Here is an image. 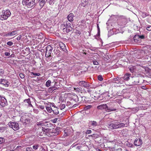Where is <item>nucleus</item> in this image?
<instances>
[{
	"label": "nucleus",
	"instance_id": "f257e3e1",
	"mask_svg": "<svg viewBox=\"0 0 151 151\" xmlns=\"http://www.w3.org/2000/svg\"><path fill=\"white\" fill-rule=\"evenodd\" d=\"M144 80L141 77H133L131 76V79L130 80V82L133 85L141 84L143 83Z\"/></svg>",
	"mask_w": 151,
	"mask_h": 151
},
{
	"label": "nucleus",
	"instance_id": "f03ea898",
	"mask_svg": "<svg viewBox=\"0 0 151 151\" xmlns=\"http://www.w3.org/2000/svg\"><path fill=\"white\" fill-rule=\"evenodd\" d=\"M2 13V14L0 15V19L2 21L6 20L11 14L9 10H3Z\"/></svg>",
	"mask_w": 151,
	"mask_h": 151
},
{
	"label": "nucleus",
	"instance_id": "7ed1b4c3",
	"mask_svg": "<svg viewBox=\"0 0 151 151\" xmlns=\"http://www.w3.org/2000/svg\"><path fill=\"white\" fill-rule=\"evenodd\" d=\"M35 0H25L23 1L22 3L24 5L27 6L28 7L31 8L36 5Z\"/></svg>",
	"mask_w": 151,
	"mask_h": 151
},
{
	"label": "nucleus",
	"instance_id": "20e7f679",
	"mask_svg": "<svg viewBox=\"0 0 151 151\" xmlns=\"http://www.w3.org/2000/svg\"><path fill=\"white\" fill-rule=\"evenodd\" d=\"M9 125L15 130H17L19 129V125L18 123L14 122H10L9 123Z\"/></svg>",
	"mask_w": 151,
	"mask_h": 151
},
{
	"label": "nucleus",
	"instance_id": "39448f33",
	"mask_svg": "<svg viewBox=\"0 0 151 151\" xmlns=\"http://www.w3.org/2000/svg\"><path fill=\"white\" fill-rule=\"evenodd\" d=\"M20 120L21 121H22L25 124H29L30 121V119H29V117L26 115L22 116Z\"/></svg>",
	"mask_w": 151,
	"mask_h": 151
},
{
	"label": "nucleus",
	"instance_id": "423d86ee",
	"mask_svg": "<svg viewBox=\"0 0 151 151\" xmlns=\"http://www.w3.org/2000/svg\"><path fill=\"white\" fill-rule=\"evenodd\" d=\"M78 84L79 86L81 87H84L87 89H89L91 88L89 83H87L84 81H81L78 83Z\"/></svg>",
	"mask_w": 151,
	"mask_h": 151
},
{
	"label": "nucleus",
	"instance_id": "0eeeda50",
	"mask_svg": "<svg viewBox=\"0 0 151 151\" xmlns=\"http://www.w3.org/2000/svg\"><path fill=\"white\" fill-rule=\"evenodd\" d=\"M123 82V80L122 79L121 77H117L114 78L111 81V82L113 83H116L119 84L122 83Z\"/></svg>",
	"mask_w": 151,
	"mask_h": 151
},
{
	"label": "nucleus",
	"instance_id": "6e6552de",
	"mask_svg": "<svg viewBox=\"0 0 151 151\" xmlns=\"http://www.w3.org/2000/svg\"><path fill=\"white\" fill-rule=\"evenodd\" d=\"M47 123L48 122H37V124L38 126H44L46 128L50 127L52 126V124L50 123L47 124Z\"/></svg>",
	"mask_w": 151,
	"mask_h": 151
},
{
	"label": "nucleus",
	"instance_id": "1a4fd4ad",
	"mask_svg": "<svg viewBox=\"0 0 151 151\" xmlns=\"http://www.w3.org/2000/svg\"><path fill=\"white\" fill-rule=\"evenodd\" d=\"M0 83L2 84L5 87H8L10 83L8 81L5 79L1 78L0 79Z\"/></svg>",
	"mask_w": 151,
	"mask_h": 151
},
{
	"label": "nucleus",
	"instance_id": "9d476101",
	"mask_svg": "<svg viewBox=\"0 0 151 151\" xmlns=\"http://www.w3.org/2000/svg\"><path fill=\"white\" fill-rule=\"evenodd\" d=\"M65 27V32L67 33H68L72 30V28L71 27V24L68 21L66 23Z\"/></svg>",
	"mask_w": 151,
	"mask_h": 151
},
{
	"label": "nucleus",
	"instance_id": "9b49d317",
	"mask_svg": "<svg viewBox=\"0 0 151 151\" xmlns=\"http://www.w3.org/2000/svg\"><path fill=\"white\" fill-rule=\"evenodd\" d=\"M96 95L95 94H92L91 95V97L93 99H94L95 100H101L102 99H99L100 97H102V98L104 96H105V95H100L97 96V94H96Z\"/></svg>",
	"mask_w": 151,
	"mask_h": 151
},
{
	"label": "nucleus",
	"instance_id": "f8f14e48",
	"mask_svg": "<svg viewBox=\"0 0 151 151\" xmlns=\"http://www.w3.org/2000/svg\"><path fill=\"white\" fill-rule=\"evenodd\" d=\"M142 143V139H141L139 138H136L135 139L134 142V144L135 146H139L141 145Z\"/></svg>",
	"mask_w": 151,
	"mask_h": 151
},
{
	"label": "nucleus",
	"instance_id": "ddd939ff",
	"mask_svg": "<svg viewBox=\"0 0 151 151\" xmlns=\"http://www.w3.org/2000/svg\"><path fill=\"white\" fill-rule=\"evenodd\" d=\"M131 74L129 73H126L123 77H121L122 80H124L126 81H128L130 79V78H131Z\"/></svg>",
	"mask_w": 151,
	"mask_h": 151
},
{
	"label": "nucleus",
	"instance_id": "4468645a",
	"mask_svg": "<svg viewBox=\"0 0 151 151\" xmlns=\"http://www.w3.org/2000/svg\"><path fill=\"white\" fill-rule=\"evenodd\" d=\"M106 108H107V105L106 104H101L97 106V108L99 110H103L105 109L106 111Z\"/></svg>",
	"mask_w": 151,
	"mask_h": 151
},
{
	"label": "nucleus",
	"instance_id": "2eb2a0df",
	"mask_svg": "<svg viewBox=\"0 0 151 151\" xmlns=\"http://www.w3.org/2000/svg\"><path fill=\"white\" fill-rule=\"evenodd\" d=\"M42 131L45 133L47 135H49L48 134H50V133L52 132V129H51L45 128V127H42Z\"/></svg>",
	"mask_w": 151,
	"mask_h": 151
},
{
	"label": "nucleus",
	"instance_id": "dca6fc26",
	"mask_svg": "<svg viewBox=\"0 0 151 151\" xmlns=\"http://www.w3.org/2000/svg\"><path fill=\"white\" fill-rule=\"evenodd\" d=\"M7 104V102L5 98H4V99L1 100V101H0V105L2 107H4Z\"/></svg>",
	"mask_w": 151,
	"mask_h": 151
},
{
	"label": "nucleus",
	"instance_id": "f3484780",
	"mask_svg": "<svg viewBox=\"0 0 151 151\" xmlns=\"http://www.w3.org/2000/svg\"><path fill=\"white\" fill-rule=\"evenodd\" d=\"M114 125H116V127L118 128H121V127H125V124L123 123H120L119 122H115L114 123H112Z\"/></svg>",
	"mask_w": 151,
	"mask_h": 151
},
{
	"label": "nucleus",
	"instance_id": "a211bd4d",
	"mask_svg": "<svg viewBox=\"0 0 151 151\" xmlns=\"http://www.w3.org/2000/svg\"><path fill=\"white\" fill-rule=\"evenodd\" d=\"M80 99H81V103H83L85 101H90V98H88L86 96L80 97Z\"/></svg>",
	"mask_w": 151,
	"mask_h": 151
},
{
	"label": "nucleus",
	"instance_id": "6ab92c4d",
	"mask_svg": "<svg viewBox=\"0 0 151 151\" xmlns=\"http://www.w3.org/2000/svg\"><path fill=\"white\" fill-rule=\"evenodd\" d=\"M74 17V15L73 13H70L67 17L68 19L69 22H72L73 20V17Z\"/></svg>",
	"mask_w": 151,
	"mask_h": 151
},
{
	"label": "nucleus",
	"instance_id": "aec40b11",
	"mask_svg": "<svg viewBox=\"0 0 151 151\" xmlns=\"http://www.w3.org/2000/svg\"><path fill=\"white\" fill-rule=\"evenodd\" d=\"M116 110L115 108H114L113 107H110L107 105V108H106V111L109 112L112 111H115Z\"/></svg>",
	"mask_w": 151,
	"mask_h": 151
},
{
	"label": "nucleus",
	"instance_id": "412c9836",
	"mask_svg": "<svg viewBox=\"0 0 151 151\" xmlns=\"http://www.w3.org/2000/svg\"><path fill=\"white\" fill-rule=\"evenodd\" d=\"M73 100L75 101L76 102H78V103H80L81 102V100H79V98L76 95L74 96L72 98Z\"/></svg>",
	"mask_w": 151,
	"mask_h": 151
},
{
	"label": "nucleus",
	"instance_id": "4be33fe9",
	"mask_svg": "<svg viewBox=\"0 0 151 151\" xmlns=\"http://www.w3.org/2000/svg\"><path fill=\"white\" fill-rule=\"evenodd\" d=\"M116 126L117 125H114V124H113L112 123L109 125V128H110L111 129H115L118 128Z\"/></svg>",
	"mask_w": 151,
	"mask_h": 151
},
{
	"label": "nucleus",
	"instance_id": "5701e85b",
	"mask_svg": "<svg viewBox=\"0 0 151 151\" xmlns=\"http://www.w3.org/2000/svg\"><path fill=\"white\" fill-rule=\"evenodd\" d=\"M39 1L40 2V5L41 8H42L45 3V0H39Z\"/></svg>",
	"mask_w": 151,
	"mask_h": 151
},
{
	"label": "nucleus",
	"instance_id": "b1692460",
	"mask_svg": "<svg viewBox=\"0 0 151 151\" xmlns=\"http://www.w3.org/2000/svg\"><path fill=\"white\" fill-rule=\"evenodd\" d=\"M125 145L126 146L129 147H132L134 146L133 144L129 142L128 141H127L125 142Z\"/></svg>",
	"mask_w": 151,
	"mask_h": 151
},
{
	"label": "nucleus",
	"instance_id": "393cba45",
	"mask_svg": "<svg viewBox=\"0 0 151 151\" xmlns=\"http://www.w3.org/2000/svg\"><path fill=\"white\" fill-rule=\"evenodd\" d=\"M139 38V35H135L133 37L134 42H138L140 40Z\"/></svg>",
	"mask_w": 151,
	"mask_h": 151
},
{
	"label": "nucleus",
	"instance_id": "a878e982",
	"mask_svg": "<svg viewBox=\"0 0 151 151\" xmlns=\"http://www.w3.org/2000/svg\"><path fill=\"white\" fill-rule=\"evenodd\" d=\"M82 3L81 5L84 7H85L88 4V2L86 0L84 1L83 0L82 1Z\"/></svg>",
	"mask_w": 151,
	"mask_h": 151
},
{
	"label": "nucleus",
	"instance_id": "bb28decb",
	"mask_svg": "<svg viewBox=\"0 0 151 151\" xmlns=\"http://www.w3.org/2000/svg\"><path fill=\"white\" fill-rule=\"evenodd\" d=\"M52 52L50 51H47L46 50L45 56L46 57H51V53Z\"/></svg>",
	"mask_w": 151,
	"mask_h": 151
},
{
	"label": "nucleus",
	"instance_id": "cd10ccee",
	"mask_svg": "<svg viewBox=\"0 0 151 151\" xmlns=\"http://www.w3.org/2000/svg\"><path fill=\"white\" fill-rule=\"evenodd\" d=\"M65 26H66V24L64 23L63 24H61V27H60V28L62 30H63V32H65Z\"/></svg>",
	"mask_w": 151,
	"mask_h": 151
},
{
	"label": "nucleus",
	"instance_id": "c85d7f7f",
	"mask_svg": "<svg viewBox=\"0 0 151 151\" xmlns=\"http://www.w3.org/2000/svg\"><path fill=\"white\" fill-rule=\"evenodd\" d=\"M92 106L91 105H89L87 106H86L84 107V109L85 111H87L88 109H90L92 107Z\"/></svg>",
	"mask_w": 151,
	"mask_h": 151
},
{
	"label": "nucleus",
	"instance_id": "c756f323",
	"mask_svg": "<svg viewBox=\"0 0 151 151\" xmlns=\"http://www.w3.org/2000/svg\"><path fill=\"white\" fill-rule=\"evenodd\" d=\"M40 75V73H34L33 72H32L31 73V75H30L32 76H31V77H33V76H39Z\"/></svg>",
	"mask_w": 151,
	"mask_h": 151
},
{
	"label": "nucleus",
	"instance_id": "7c9ffc66",
	"mask_svg": "<svg viewBox=\"0 0 151 151\" xmlns=\"http://www.w3.org/2000/svg\"><path fill=\"white\" fill-rule=\"evenodd\" d=\"M52 48L50 45H49L47 46L46 49L47 51H50L52 52Z\"/></svg>",
	"mask_w": 151,
	"mask_h": 151
},
{
	"label": "nucleus",
	"instance_id": "2f4dec72",
	"mask_svg": "<svg viewBox=\"0 0 151 151\" xmlns=\"http://www.w3.org/2000/svg\"><path fill=\"white\" fill-rule=\"evenodd\" d=\"M52 129V132H51V133H54L55 134V135H58L59 133V132H57L53 128L52 129Z\"/></svg>",
	"mask_w": 151,
	"mask_h": 151
},
{
	"label": "nucleus",
	"instance_id": "473e14b6",
	"mask_svg": "<svg viewBox=\"0 0 151 151\" xmlns=\"http://www.w3.org/2000/svg\"><path fill=\"white\" fill-rule=\"evenodd\" d=\"M5 142V139L3 137H0V144L4 143Z\"/></svg>",
	"mask_w": 151,
	"mask_h": 151
},
{
	"label": "nucleus",
	"instance_id": "72a5a7b5",
	"mask_svg": "<svg viewBox=\"0 0 151 151\" xmlns=\"http://www.w3.org/2000/svg\"><path fill=\"white\" fill-rule=\"evenodd\" d=\"M46 109L48 112L49 113L51 112L52 111V110L50 106H47L46 108Z\"/></svg>",
	"mask_w": 151,
	"mask_h": 151
},
{
	"label": "nucleus",
	"instance_id": "f704fd0d",
	"mask_svg": "<svg viewBox=\"0 0 151 151\" xmlns=\"http://www.w3.org/2000/svg\"><path fill=\"white\" fill-rule=\"evenodd\" d=\"M91 125L93 126H96L97 125V123L95 121H91Z\"/></svg>",
	"mask_w": 151,
	"mask_h": 151
},
{
	"label": "nucleus",
	"instance_id": "c9c22d12",
	"mask_svg": "<svg viewBox=\"0 0 151 151\" xmlns=\"http://www.w3.org/2000/svg\"><path fill=\"white\" fill-rule=\"evenodd\" d=\"M17 30H14L10 32V34H11V36L17 34Z\"/></svg>",
	"mask_w": 151,
	"mask_h": 151
},
{
	"label": "nucleus",
	"instance_id": "e433bc0d",
	"mask_svg": "<svg viewBox=\"0 0 151 151\" xmlns=\"http://www.w3.org/2000/svg\"><path fill=\"white\" fill-rule=\"evenodd\" d=\"M139 109L137 107L134 108L132 109V111L133 113H135L137 112V111H138Z\"/></svg>",
	"mask_w": 151,
	"mask_h": 151
},
{
	"label": "nucleus",
	"instance_id": "4c0bfd02",
	"mask_svg": "<svg viewBox=\"0 0 151 151\" xmlns=\"http://www.w3.org/2000/svg\"><path fill=\"white\" fill-rule=\"evenodd\" d=\"M51 81L50 80L47 81L46 83V86L47 87H48L50 86V84L51 83Z\"/></svg>",
	"mask_w": 151,
	"mask_h": 151
},
{
	"label": "nucleus",
	"instance_id": "58836bf2",
	"mask_svg": "<svg viewBox=\"0 0 151 151\" xmlns=\"http://www.w3.org/2000/svg\"><path fill=\"white\" fill-rule=\"evenodd\" d=\"M53 113L55 114H59V111L58 109H57L55 110H52Z\"/></svg>",
	"mask_w": 151,
	"mask_h": 151
},
{
	"label": "nucleus",
	"instance_id": "ea45409f",
	"mask_svg": "<svg viewBox=\"0 0 151 151\" xmlns=\"http://www.w3.org/2000/svg\"><path fill=\"white\" fill-rule=\"evenodd\" d=\"M4 73V70L3 69H0V76H2Z\"/></svg>",
	"mask_w": 151,
	"mask_h": 151
},
{
	"label": "nucleus",
	"instance_id": "a19ab883",
	"mask_svg": "<svg viewBox=\"0 0 151 151\" xmlns=\"http://www.w3.org/2000/svg\"><path fill=\"white\" fill-rule=\"evenodd\" d=\"M39 147V145L37 144H36L32 146V148L35 150H37Z\"/></svg>",
	"mask_w": 151,
	"mask_h": 151
},
{
	"label": "nucleus",
	"instance_id": "79ce46f5",
	"mask_svg": "<svg viewBox=\"0 0 151 151\" xmlns=\"http://www.w3.org/2000/svg\"><path fill=\"white\" fill-rule=\"evenodd\" d=\"M92 62L93 65H99V63L95 60H92Z\"/></svg>",
	"mask_w": 151,
	"mask_h": 151
},
{
	"label": "nucleus",
	"instance_id": "37998d69",
	"mask_svg": "<svg viewBox=\"0 0 151 151\" xmlns=\"http://www.w3.org/2000/svg\"><path fill=\"white\" fill-rule=\"evenodd\" d=\"M98 79L100 81H101L103 80V78H102V76L99 75L98 76Z\"/></svg>",
	"mask_w": 151,
	"mask_h": 151
},
{
	"label": "nucleus",
	"instance_id": "c03bdc74",
	"mask_svg": "<svg viewBox=\"0 0 151 151\" xmlns=\"http://www.w3.org/2000/svg\"><path fill=\"white\" fill-rule=\"evenodd\" d=\"M129 68V70L131 72L133 73L134 71V70H135V69L134 68V67H132L130 68Z\"/></svg>",
	"mask_w": 151,
	"mask_h": 151
},
{
	"label": "nucleus",
	"instance_id": "a18cd8bd",
	"mask_svg": "<svg viewBox=\"0 0 151 151\" xmlns=\"http://www.w3.org/2000/svg\"><path fill=\"white\" fill-rule=\"evenodd\" d=\"M139 40L140 41L142 39H144L145 38V36L143 35H139Z\"/></svg>",
	"mask_w": 151,
	"mask_h": 151
},
{
	"label": "nucleus",
	"instance_id": "49530a36",
	"mask_svg": "<svg viewBox=\"0 0 151 151\" xmlns=\"http://www.w3.org/2000/svg\"><path fill=\"white\" fill-rule=\"evenodd\" d=\"M26 151H33V149L31 147H28L26 149Z\"/></svg>",
	"mask_w": 151,
	"mask_h": 151
},
{
	"label": "nucleus",
	"instance_id": "de8ad7c7",
	"mask_svg": "<svg viewBox=\"0 0 151 151\" xmlns=\"http://www.w3.org/2000/svg\"><path fill=\"white\" fill-rule=\"evenodd\" d=\"M5 130V128L4 127H0V132H1L4 131Z\"/></svg>",
	"mask_w": 151,
	"mask_h": 151
},
{
	"label": "nucleus",
	"instance_id": "09e8293b",
	"mask_svg": "<svg viewBox=\"0 0 151 151\" xmlns=\"http://www.w3.org/2000/svg\"><path fill=\"white\" fill-rule=\"evenodd\" d=\"M46 0L47 1L48 0ZM48 1L50 5L54 4V0H49Z\"/></svg>",
	"mask_w": 151,
	"mask_h": 151
},
{
	"label": "nucleus",
	"instance_id": "8fccbe9b",
	"mask_svg": "<svg viewBox=\"0 0 151 151\" xmlns=\"http://www.w3.org/2000/svg\"><path fill=\"white\" fill-rule=\"evenodd\" d=\"M22 37V35H20L17 37V38H16V39L18 41L19 40L21 39Z\"/></svg>",
	"mask_w": 151,
	"mask_h": 151
},
{
	"label": "nucleus",
	"instance_id": "3c124183",
	"mask_svg": "<svg viewBox=\"0 0 151 151\" xmlns=\"http://www.w3.org/2000/svg\"><path fill=\"white\" fill-rule=\"evenodd\" d=\"M7 44L9 46H12L13 45V43L11 41H9L7 42Z\"/></svg>",
	"mask_w": 151,
	"mask_h": 151
},
{
	"label": "nucleus",
	"instance_id": "603ef678",
	"mask_svg": "<svg viewBox=\"0 0 151 151\" xmlns=\"http://www.w3.org/2000/svg\"><path fill=\"white\" fill-rule=\"evenodd\" d=\"M24 101L26 102L28 104L30 103V102L31 101L30 99L29 98L27 99H25Z\"/></svg>",
	"mask_w": 151,
	"mask_h": 151
},
{
	"label": "nucleus",
	"instance_id": "864d4df0",
	"mask_svg": "<svg viewBox=\"0 0 151 151\" xmlns=\"http://www.w3.org/2000/svg\"><path fill=\"white\" fill-rule=\"evenodd\" d=\"M48 91L50 93H52V91H54L53 90V89H52V87H50L48 89Z\"/></svg>",
	"mask_w": 151,
	"mask_h": 151
},
{
	"label": "nucleus",
	"instance_id": "5fc2aeb1",
	"mask_svg": "<svg viewBox=\"0 0 151 151\" xmlns=\"http://www.w3.org/2000/svg\"><path fill=\"white\" fill-rule=\"evenodd\" d=\"M76 34L78 36H79L81 34V33L80 31L76 30V32H75Z\"/></svg>",
	"mask_w": 151,
	"mask_h": 151
},
{
	"label": "nucleus",
	"instance_id": "6e6d98bb",
	"mask_svg": "<svg viewBox=\"0 0 151 151\" xmlns=\"http://www.w3.org/2000/svg\"><path fill=\"white\" fill-rule=\"evenodd\" d=\"M100 31H98L97 35H96L95 36V38H96V37L97 36L98 37H99L100 36Z\"/></svg>",
	"mask_w": 151,
	"mask_h": 151
},
{
	"label": "nucleus",
	"instance_id": "4d7b16f0",
	"mask_svg": "<svg viewBox=\"0 0 151 151\" xmlns=\"http://www.w3.org/2000/svg\"><path fill=\"white\" fill-rule=\"evenodd\" d=\"M19 76L21 78H24V76L22 73H21L19 74Z\"/></svg>",
	"mask_w": 151,
	"mask_h": 151
},
{
	"label": "nucleus",
	"instance_id": "13d9d810",
	"mask_svg": "<svg viewBox=\"0 0 151 151\" xmlns=\"http://www.w3.org/2000/svg\"><path fill=\"white\" fill-rule=\"evenodd\" d=\"M104 94L105 95V96H104L103 97H104V98H105V97L106 96V97L107 98V99L109 97H110V96L109 95H108V94H107L106 93H105V94H102L101 95H104Z\"/></svg>",
	"mask_w": 151,
	"mask_h": 151
},
{
	"label": "nucleus",
	"instance_id": "bf43d9fd",
	"mask_svg": "<svg viewBox=\"0 0 151 151\" xmlns=\"http://www.w3.org/2000/svg\"><path fill=\"white\" fill-rule=\"evenodd\" d=\"M74 89L78 92H79L81 91L80 89L78 88H75Z\"/></svg>",
	"mask_w": 151,
	"mask_h": 151
},
{
	"label": "nucleus",
	"instance_id": "052dcab7",
	"mask_svg": "<svg viewBox=\"0 0 151 151\" xmlns=\"http://www.w3.org/2000/svg\"><path fill=\"white\" fill-rule=\"evenodd\" d=\"M91 132V131L90 130H87L86 132L87 134H89Z\"/></svg>",
	"mask_w": 151,
	"mask_h": 151
},
{
	"label": "nucleus",
	"instance_id": "680f3d73",
	"mask_svg": "<svg viewBox=\"0 0 151 151\" xmlns=\"http://www.w3.org/2000/svg\"><path fill=\"white\" fill-rule=\"evenodd\" d=\"M6 36H11V34H10V32H9L6 33L5 35Z\"/></svg>",
	"mask_w": 151,
	"mask_h": 151
},
{
	"label": "nucleus",
	"instance_id": "e2e57ef3",
	"mask_svg": "<svg viewBox=\"0 0 151 151\" xmlns=\"http://www.w3.org/2000/svg\"><path fill=\"white\" fill-rule=\"evenodd\" d=\"M58 119L57 118H55L54 119L52 120V122L53 123H55L56 122L57 120Z\"/></svg>",
	"mask_w": 151,
	"mask_h": 151
},
{
	"label": "nucleus",
	"instance_id": "0e129e2a",
	"mask_svg": "<svg viewBox=\"0 0 151 151\" xmlns=\"http://www.w3.org/2000/svg\"><path fill=\"white\" fill-rule=\"evenodd\" d=\"M147 29L148 31L151 30V26H150L147 27Z\"/></svg>",
	"mask_w": 151,
	"mask_h": 151
},
{
	"label": "nucleus",
	"instance_id": "69168bd1",
	"mask_svg": "<svg viewBox=\"0 0 151 151\" xmlns=\"http://www.w3.org/2000/svg\"><path fill=\"white\" fill-rule=\"evenodd\" d=\"M5 55L6 56H8L10 55V53L8 52H5L4 53Z\"/></svg>",
	"mask_w": 151,
	"mask_h": 151
},
{
	"label": "nucleus",
	"instance_id": "338daca9",
	"mask_svg": "<svg viewBox=\"0 0 151 151\" xmlns=\"http://www.w3.org/2000/svg\"><path fill=\"white\" fill-rule=\"evenodd\" d=\"M39 107L42 109H43L44 108V106L43 105H40L39 106Z\"/></svg>",
	"mask_w": 151,
	"mask_h": 151
},
{
	"label": "nucleus",
	"instance_id": "774afa93",
	"mask_svg": "<svg viewBox=\"0 0 151 151\" xmlns=\"http://www.w3.org/2000/svg\"><path fill=\"white\" fill-rule=\"evenodd\" d=\"M61 107L62 108V109H64L65 107V105L64 104H62L61 105Z\"/></svg>",
	"mask_w": 151,
	"mask_h": 151
}]
</instances>
